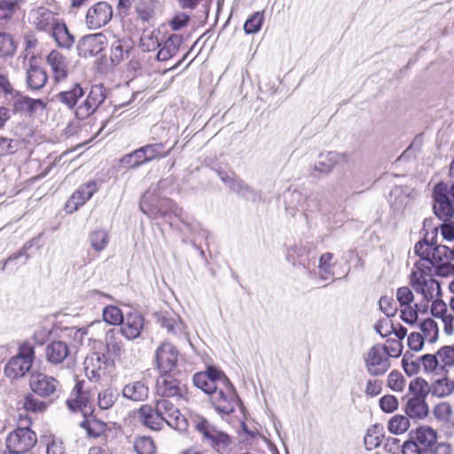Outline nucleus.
<instances>
[{
  "mask_svg": "<svg viewBox=\"0 0 454 454\" xmlns=\"http://www.w3.org/2000/svg\"><path fill=\"white\" fill-rule=\"evenodd\" d=\"M437 229L429 240L427 235L417 242L414 247L415 254L419 260L415 263V268L425 269L424 270L432 273L434 269V275L441 278L454 276V264L450 262V250L448 247L438 245Z\"/></svg>",
  "mask_w": 454,
  "mask_h": 454,
  "instance_id": "nucleus-1",
  "label": "nucleus"
},
{
  "mask_svg": "<svg viewBox=\"0 0 454 454\" xmlns=\"http://www.w3.org/2000/svg\"><path fill=\"white\" fill-rule=\"evenodd\" d=\"M4 102L11 107L13 115L25 118L43 114L47 107V104L43 99L32 98L14 89L4 96Z\"/></svg>",
  "mask_w": 454,
  "mask_h": 454,
  "instance_id": "nucleus-2",
  "label": "nucleus"
},
{
  "mask_svg": "<svg viewBox=\"0 0 454 454\" xmlns=\"http://www.w3.org/2000/svg\"><path fill=\"white\" fill-rule=\"evenodd\" d=\"M25 420V427H19L10 432L5 439V449L9 454H27L37 442L35 433L30 429L31 418L26 416Z\"/></svg>",
  "mask_w": 454,
  "mask_h": 454,
  "instance_id": "nucleus-3",
  "label": "nucleus"
},
{
  "mask_svg": "<svg viewBox=\"0 0 454 454\" xmlns=\"http://www.w3.org/2000/svg\"><path fill=\"white\" fill-rule=\"evenodd\" d=\"M156 394L162 399L187 400L189 390L187 384L178 379L176 373L160 372L156 380Z\"/></svg>",
  "mask_w": 454,
  "mask_h": 454,
  "instance_id": "nucleus-4",
  "label": "nucleus"
},
{
  "mask_svg": "<svg viewBox=\"0 0 454 454\" xmlns=\"http://www.w3.org/2000/svg\"><path fill=\"white\" fill-rule=\"evenodd\" d=\"M85 370L90 379L112 381L116 377L115 361L106 354L94 353L85 361Z\"/></svg>",
  "mask_w": 454,
  "mask_h": 454,
  "instance_id": "nucleus-5",
  "label": "nucleus"
},
{
  "mask_svg": "<svg viewBox=\"0 0 454 454\" xmlns=\"http://www.w3.org/2000/svg\"><path fill=\"white\" fill-rule=\"evenodd\" d=\"M35 348L27 342L21 344L16 356H12L4 366V374L10 379L24 376L32 367Z\"/></svg>",
  "mask_w": 454,
  "mask_h": 454,
  "instance_id": "nucleus-6",
  "label": "nucleus"
},
{
  "mask_svg": "<svg viewBox=\"0 0 454 454\" xmlns=\"http://www.w3.org/2000/svg\"><path fill=\"white\" fill-rule=\"evenodd\" d=\"M424 270L415 268L411 273L410 284L425 300L433 302L435 299H441V286L437 280L431 278L430 272Z\"/></svg>",
  "mask_w": 454,
  "mask_h": 454,
  "instance_id": "nucleus-7",
  "label": "nucleus"
},
{
  "mask_svg": "<svg viewBox=\"0 0 454 454\" xmlns=\"http://www.w3.org/2000/svg\"><path fill=\"white\" fill-rule=\"evenodd\" d=\"M433 198L435 215L443 221H449L454 214V184L450 186L444 182L436 184Z\"/></svg>",
  "mask_w": 454,
  "mask_h": 454,
  "instance_id": "nucleus-8",
  "label": "nucleus"
},
{
  "mask_svg": "<svg viewBox=\"0 0 454 454\" xmlns=\"http://www.w3.org/2000/svg\"><path fill=\"white\" fill-rule=\"evenodd\" d=\"M194 427L202 440L217 452L226 451L231 443V438L228 434L217 429L204 418H198Z\"/></svg>",
  "mask_w": 454,
  "mask_h": 454,
  "instance_id": "nucleus-9",
  "label": "nucleus"
},
{
  "mask_svg": "<svg viewBox=\"0 0 454 454\" xmlns=\"http://www.w3.org/2000/svg\"><path fill=\"white\" fill-rule=\"evenodd\" d=\"M420 364L427 373L447 371L454 366V343L440 348L435 354H426L420 357Z\"/></svg>",
  "mask_w": 454,
  "mask_h": 454,
  "instance_id": "nucleus-10",
  "label": "nucleus"
},
{
  "mask_svg": "<svg viewBox=\"0 0 454 454\" xmlns=\"http://www.w3.org/2000/svg\"><path fill=\"white\" fill-rule=\"evenodd\" d=\"M210 403L220 414H231L238 404V395L230 380L220 383L219 387L209 395Z\"/></svg>",
  "mask_w": 454,
  "mask_h": 454,
  "instance_id": "nucleus-11",
  "label": "nucleus"
},
{
  "mask_svg": "<svg viewBox=\"0 0 454 454\" xmlns=\"http://www.w3.org/2000/svg\"><path fill=\"white\" fill-rule=\"evenodd\" d=\"M106 98V89L102 84H94L90 88L85 98L76 106L74 116L78 120L90 117Z\"/></svg>",
  "mask_w": 454,
  "mask_h": 454,
  "instance_id": "nucleus-12",
  "label": "nucleus"
},
{
  "mask_svg": "<svg viewBox=\"0 0 454 454\" xmlns=\"http://www.w3.org/2000/svg\"><path fill=\"white\" fill-rule=\"evenodd\" d=\"M368 373L372 376L384 375L390 368L391 363L382 344H375L364 356Z\"/></svg>",
  "mask_w": 454,
  "mask_h": 454,
  "instance_id": "nucleus-13",
  "label": "nucleus"
},
{
  "mask_svg": "<svg viewBox=\"0 0 454 454\" xmlns=\"http://www.w3.org/2000/svg\"><path fill=\"white\" fill-rule=\"evenodd\" d=\"M67 404L72 411H81L82 414L93 412L91 394L84 380H78L75 383Z\"/></svg>",
  "mask_w": 454,
  "mask_h": 454,
  "instance_id": "nucleus-14",
  "label": "nucleus"
},
{
  "mask_svg": "<svg viewBox=\"0 0 454 454\" xmlns=\"http://www.w3.org/2000/svg\"><path fill=\"white\" fill-rule=\"evenodd\" d=\"M158 411L163 418V425L177 430L184 431L188 427V421L179 409L168 399L157 400Z\"/></svg>",
  "mask_w": 454,
  "mask_h": 454,
  "instance_id": "nucleus-15",
  "label": "nucleus"
},
{
  "mask_svg": "<svg viewBox=\"0 0 454 454\" xmlns=\"http://www.w3.org/2000/svg\"><path fill=\"white\" fill-rule=\"evenodd\" d=\"M430 313L433 317L441 319L446 335L454 333V295L450 298L448 304L442 299L433 301Z\"/></svg>",
  "mask_w": 454,
  "mask_h": 454,
  "instance_id": "nucleus-16",
  "label": "nucleus"
},
{
  "mask_svg": "<svg viewBox=\"0 0 454 454\" xmlns=\"http://www.w3.org/2000/svg\"><path fill=\"white\" fill-rule=\"evenodd\" d=\"M227 376L221 371L213 366H208L205 372H200L193 375L194 385L208 394L216 390L220 383L227 382Z\"/></svg>",
  "mask_w": 454,
  "mask_h": 454,
  "instance_id": "nucleus-17",
  "label": "nucleus"
},
{
  "mask_svg": "<svg viewBox=\"0 0 454 454\" xmlns=\"http://www.w3.org/2000/svg\"><path fill=\"white\" fill-rule=\"evenodd\" d=\"M179 351L169 342L161 343L155 352V362L159 372H173L178 364Z\"/></svg>",
  "mask_w": 454,
  "mask_h": 454,
  "instance_id": "nucleus-18",
  "label": "nucleus"
},
{
  "mask_svg": "<svg viewBox=\"0 0 454 454\" xmlns=\"http://www.w3.org/2000/svg\"><path fill=\"white\" fill-rule=\"evenodd\" d=\"M46 63L50 67L55 82H65L71 72V60L58 50H52L46 56Z\"/></svg>",
  "mask_w": 454,
  "mask_h": 454,
  "instance_id": "nucleus-19",
  "label": "nucleus"
},
{
  "mask_svg": "<svg viewBox=\"0 0 454 454\" xmlns=\"http://www.w3.org/2000/svg\"><path fill=\"white\" fill-rule=\"evenodd\" d=\"M113 18V8L107 2H98L87 11L85 22L90 29L106 26Z\"/></svg>",
  "mask_w": 454,
  "mask_h": 454,
  "instance_id": "nucleus-20",
  "label": "nucleus"
},
{
  "mask_svg": "<svg viewBox=\"0 0 454 454\" xmlns=\"http://www.w3.org/2000/svg\"><path fill=\"white\" fill-rule=\"evenodd\" d=\"M106 351L107 356L117 361L124 369L130 367L132 363L127 359L124 343L114 329L106 333Z\"/></svg>",
  "mask_w": 454,
  "mask_h": 454,
  "instance_id": "nucleus-21",
  "label": "nucleus"
},
{
  "mask_svg": "<svg viewBox=\"0 0 454 454\" xmlns=\"http://www.w3.org/2000/svg\"><path fill=\"white\" fill-rule=\"evenodd\" d=\"M29 385L34 394L41 397H52L57 392L59 381L46 374L35 373L30 377Z\"/></svg>",
  "mask_w": 454,
  "mask_h": 454,
  "instance_id": "nucleus-22",
  "label": "nucleus"
},
{
  "mask_svg": "<svg viewBox=\"0 0 454 454\" xmlns=\"http://www.w3.org/2000/svg\"><path fill=\"white\" fill-rule=\"evenodd\" d=\"M106 44V37L102 34L90 35L78 43V53L83 58L96 56L105 50Z\"/></svg>",
  "mask_w": 454,
  "mask_h": 454,
  "instance_id": "nucleus-23",
  "label": "nucleus"
},
{
  "mask_svg": "<svg viewBox=\"0 0 454 454\" xmlns=\"http://www.w3.org/2000/svg\"><path fill=\"white\" fill-rule=\"evenodd\" d=\"M139 421L147 428L154 431L163 429V418L158 411L157 402L154 407L150 404H143L137 410Z\"/></svg>",
  "mask_w": 454,
  "mask_h": 454,
  "instance_id": "nucleus-24",
  "label": "nucleus"
},
{
  "mask_svg": "<svg viewBox=\"0 0 454 454\" xmlns=\"http://www.w3.org/2000/svg\"><path fill=\"white\" fill-rule=\"evenodd\" d=\"M98 191V184L94 180L81 185L68 199L67 208L70 212L77 210L83 206Z\"/></svg>",
  "mask_w": 454,
  "mask_h": 454,
  "instance_id": "nucleus-25",
  "label": "nucleus"
},
{
  "mask_svg": "<svg viewBox=\"0 0 454 454\" xmlns=\"http://www.w3.org/2000/svg\"><path fill=\"white\" fill-rule=\"evenodd\" d=\"M143 328V316L138 312H129L124 316L120 331L127 340H132L140 336Z\"/></svg>",
  "mask_w": 454,
  "mask_h": 454,
  "instance_id": "nucleus-26",
  "label": "nucleus"
},
{
  "mask_svg": "<svg viewBox=\"0 0 454 454\" xmlns=\"http://www.w3.org/2000/svg\"><path fill=\"white\" fill-rule=\"evenodd\" d=\"M136 20L145 27L153 26L156 20L155 0H139L135 6Z\"/></svg>",
  "mask_w": 454,
  "mask_h": 454,
  "instance_id": "nucleus-27",
  "label": "nucleus"
},
{
  "mask_svg": "<svg viewBox=\"0 0 454 454\" xmlns=\"http://www.w3.org/2000/svg\"><path fill=\"white\" fill-rule=\"evenodd\" d=\"M411 439H413L422 450H427L432 448L437 441L436 431L429 426H421L410 433Z\"/></svg>",
  "mask_w": 454,
  "mask_h": 454,
  "instance_id": "nucleus-28",
  "label": "nucleus"
},
{
  "mask_svg": "<svg viewBox=\"0 0 454 454\" xmlns=\"http://www.w3.org/2000/svg\"><path fill=\"white\" fill-rule=\"evenodd\" d=\"M68 345L61 340H53L45 348V356L51 364H62L69 355Z\"/></svg>",
  "mask_w": 454,
  "mask_h": 454,
  "instance_id": "nucleus-29",
  "label": "nucleus"
},
{
  "mask_svg": "<svg viewBox=\"0 0 454 454\" xmlns=\"http://www.w3.org/2000/svg\"><path fill=\"white\" fill-rule=\"evenodd\" d=\"M184 38L181 35L172 34L164 42L157 53L159 61H167L173 58L179 51Z\"/></svg>",
  "mask_w": 454,
  "mask_h": 454,
  "instance_id": "nucleus-30",
  "label": "nucleus"
},
{
  "mask_svg": "<svg viewBox=\"0 0 454 454\" xmlns=\"http://www.w3.org/2000/svg\"><path fill=\"white\" fill-rule=\"evenodd\" d=\"M85 95V92L80 83H74L67 90L60 91L57 94V99L68 109L75 110L79 105V100Z\"/></svg>",
  "mask_w": 454,
  "mask_h": 454,
  "instance_id": "nucleus-31",
  "label": "nucleus"
},
{
  "mask_svg": "<svg viewBox=\"0 0 454 454\" xmlns=\"http://www.w3.org/2000/svg\"><path fill=\"white\" fill-rule=\"evenodd\" d=\"M132 49V43L129 39L121 38L115 40L110 48L109 59L113 65H119L129 57Z\"/></svg>",
  "mask_w": 454,
  "mask_h": 454,
  "instance_id": "nucleus-32",
  "label": "nucleus"
},
{
  "mask_svg": "<svg viewBox=\"0 0 454 454\" xmlns=\"http://www.w3.org/2000/svg\"><path fill=\"white\" fill-rule=\"evenodd\" d=\"M428 404L426 399L413 396L408 398L404 407V412L409 418L422 419L428 415Z\"/></svg>",
  "mask_w": 454,
  "mask_h": 454,
  "instance_id": "nucleus-33",
  "label": "nucleus"
},
{
  "mask_svg": "<svg viewBox=\"0 0 454 454\" xmlns=\"http://www.w3.org/2000/svg\"><path fill=\"white\" fill-rule=\"evenodd\" d=\"M84 419L80 423V427L83 428L88 436L92 438H98L101 436L106 431V423L97 419L92 413L83 414Z\"/></svg>",
  "mask_w": 454,
  "mask_h": 454,
  "instance_id": "nucleus-34",
  "label": "nucleus"
},
{
  "mask_svg": "<svg viewBox=\"0 0 454 454\" xmlns=\"http://www.w3.org/2000/svg\"><path fill=\"white\" fill-rule=\"evenodd\" d=\"M56 14L47 9L38 10L34 18V25L39 31H51L58 23Z\"/></svg>",
  "mask_w": 454,
  "mask_h": 454,
  "instance_id": "nucleus-35",
  "label": "nucleus"
},
{
  "mask_svg": "<svg viewBox=\"0 0 454 454\" xmlns=\"http://www.w3.org/2000/svg\"><path fill=\"white\" fill-rule=\"evenodd\" d=\"M122 395L127 399L141 402L148 397L149 388L142 381H134L124 386Z\"/></svg>",
  "mask_w": 454,
  "mask_h": 454,
  "instance_id": "nucleus-36",
  "label": "nucleus"
},
{
  "mask_svg": "<svg viewBox=\"0 0 454 454\" xmlns=\"http://www.w3.org/2000/svg\"><path fill=\"white\" fill-rule=\"evenodd\" d=\"M51 33L58 46L66 49H69L73 46L74 37L71 35L64 22H58L51 30Z\"/></svg>",
  "mask_w": 454,
  "mask_h": 454,
  "instance_id": "nucleus-37",
  "label": "nucleus"
},
{
  "mask_svg": "<svg viewBox=\"0 0 454 454\" xmlns=\"http://www.w3.org/2000/svg\"><path fill=\"white\" fill-rule=\"evenodd\" d=\"M48 75L46 71L37 66H31L27 72V83L32 90H40L47 82Z\"/></svg>",
  "mask_w": 454,
  "mask_h": 454,
  "instance_id": "nucleus-38",
  "label": "nucleus"
},
{
  "mask_svg": "<svg viewBox=\"0 0 454 454\" xmlns=\"http://www.w3.org/2000/svg\"><path fill=\"white\" fill-rule=\"evenodd\" d=\"M384 438L383 427L380 425H372L370 427L364 438V443L368 450H372L381 444Z\"/></svg>",
  "mask_w": 454,
  "mask_h": 454,
  "instance_id": "nucleus-39",
  "label": "nucleus"
},
{
  "mask_svg": "<svg viewBox=\"0 0 454 454\" xmlns=\"http://www.w3.org/2000/svg\"><path fill=\"white\" fill-rule=\"evenodd\" d=\"M147 162L153 161L154 160H160L166 158L171 152V148H167L165 143H153L148 144L142 146Z\"/></svg>",
  "mask_w": 454,
  "mask_h": 454,
  "instance_id": "nucleus-40",
  "label": "nucleus"
},
{
  "mask_svg": "<svg viewBox=\"0 0 454 454\" xmlns=\"http://www.w3.org/2000/svg\"><path fill=\"white\" fill-rule=\"evenodd\" d=\"M430 392L434 396L446 397L454 393V379L445 376L435 380L430 387Z\"/></svg>",
  "mask_w": 454,
  "mask_h": 454,
  "instance_id": "nucleus-41",
  "label": "nucleus"
},
{
  "mask_svg": "<svg viewBox=\"0 0 454 454\" xmlns=\"http://www.w3.org/2000/svg\"><path fill=\"white\" fill-rule=\"evenodd\" d=\"M419 329L421 335L428 343H434L439 338V326L436 321L432 317L424 319L420 325Z\"/></svg>",
  "mask_w": 454,
  "mask_h": 454,
  "instance_id": "nucleus-42",
  "label": "nucleus"
},
{
  "mask_svg": "<svg viewBox=\"0 0 454 454\" xmlns=\"http://www.w3.org/2000/svg\"><path fill=\"white\" fill-rule=\"evenodd\" d=\"M145 163H147V160L142 146L130 153L125 154L120 160V164L128 168H135Z\"/></svg>",
  "mask_w": 454,
  "mask_h": 454,
  "instance_id": "nucleus-43",
  "label": "nucleus"
},
{
  "mask_svg": "<svg viewBox=\"0 0 454 454\" xmlns=\"http://www.w3.org/2000/svg\"><path fill=\"white\" fill-rule=\"evenodd\" d=\"M24 0H0V25L12 19Z\"/></svg>",
  "mask_w": 454,
  "mask_h": 454,
  "instance_id": "nucleus-44",
  "label": "nucleus"
},
{
  "mask_svg": "<svg viewBox=\"0 0 454 454\" xmlns=\"http://www.w3.org/2000/svg\"><path fill=\"white\" fill-rule=\"evenodd\" d=\"M17 50L13 36L6 32H0V59L12 57Z\"/></svg>",
  "mask_w": 454,
  "mask_h": 454,
  "instance_id": "nucleus-45",
  "label": "nucleus"
},
{
  "mask_svg": "<svg viewBox=\"0 0 454 454\" xmlns=\"http://www.w3.org/2000/svg\"><path fill=\"white\" fill-rule=\"evenodd\" d=\"M119 397L117 389L108 387L101 390L98 395V406L101 410L112 408Z\"/></svg>",
  "mask_w": 454,
  "mask_h": 454,
  "instance_id": "nucleus-46",
  "label": "nucleus"
},
{
  "mask_svg": "<svg viewBox=\"0 0 454 454\" xmlns=\"http://www.w3.org/2000/svg\"><path fill=\"white\" fill-rule=\"evenodd\" d=\"M430 389L428 382L420 377L412 380L409 384V393L411 394L413 397L426 399L430 393Z\"/></svg>",
  "mask_w": 454,
  "mask_h": 454,
  "instance_id": "nucleus-47",
  "label": "nucleus"
},
{
  "mask_svg": "<svg viewBox=\"0 0 454 454\" xmlns=\"http://www.w3.org/2000/svg\"><path fill=\"white\" fill-rule=\"evenodd\" d=\"M264 22V12H255L244 23V31L246 34H255L259 32Z\"/></svg>",
  "mask_w": 454,
  "mask_h": 454,
  "instance_id": "nucleus-48",
  "label": "nucleus"
},
{
  "mask_svg": "<svg viewBox=\"0 0 454 454\" xmlns=\"http://www.w3.org/2000/svg\"><path fill=\"white\" fill-rule=\"evenodd\" d=\"M410 427L409 418L403 415H395L391 418L387 424V428L390 433L395 434H403Z\"/></svg>",
  "mask_w": 454,
  "mask_h": 454,
  "instance_id": "nucleus-49",
  "label": "nucleus"
},
{
  "mask_svg": "<svg viewBox=\"0 0 454 454\" xmlns=\"http://www.w3.org/2000/svg\"><path fill=\"white\" fill-rule=\"evenodd\" d=\"M134 449L137 454H156L157 447L149 436H141L135 440Z\"/></svg>",
  "mask_w": 454,
  "mask_h": 454,
  "instance_id": "nucleus-50",
  "label": "nucleus"
},
{
  "mask_svg": "<svg viewBox=\"0 0 454 454\" xmlns=\"http://www.w3.org/2000/svg\"><path fill=\"white\" fill-rule=\"evenodd\" d=\"M22 407L29 412L39 413L47 409V403L36 398L33 394H27L24 396Z\"/></svg>",
  "mask_w": 454,
  "mask_h": 454,
  "instance_id": "nucleus-51",
  "label": "nucleus"
},
{
  "mask_svg": "<svg viewBox=\"0 0 454 454\" xmlns=\"http://www.w3.org/2000/svg\"><path fill=\"white\" fill-rule=\"evenodd\" d=\"M122 311L114 305H108L103 310V319L112 325H119L123 321Z\"/></svg>",
  "mask_w": 454,
  "mask_h": 454,
  "instance_id": "nucleus-52",
  "label": "nucleus"
},
{
  "mask_svg": "<svg viewBox=\"0 0 454 454\" xmlns=\"http://www.w3.org/2000/svg\"><path fill=\"white\" fill-rule=\"evenodd\" d=\"M91 247L97 251L100 252L106 248L108 244V233L105 230H96L90 235Z\"/></svg>",
  "mask_w": 454,
  "mask_h": 454,
  "instance_id": "nucleus-53",
  "label": "nucleus"
},
{
  "mask_svg": "<svg viewBox=\"0 0 454 454\" xmlns=\"http://www.w3.org/2000/svg\"><path fill=\"white\" fill-rule=\"evenodd\" d=\"M433 413L438 420L449 422L452 418L453 409L449 402H441L434 407Z\"/></svg>",
  "mask_w": 454,
  "mask_h": 454,
  "instance_id": "nucleus-54",
  "label": "nucleus"
},
{
  "mask_svg": "<svg viewBox=\"0 0 454 454\" xmlns=\"http://www.w3.org/2000/svg\"><path fill=\"white\" fill-rule=\"evenodd\" d=\"M406 380L397 370L392 371L387 376V387L395 392H402L405 387Z\"/></svg>",
  "mask_w": 454,
  "mask_h": 454,
  "instance_id": "nucleus-55",
  "label": "nucleus"
},
{
  "mask_svg": "<svg viewBox=\"0 0 454 454\" xmlns=\"http://www.w3.org/2000/svg\"><path fill=\"white\" fill-rule=\"evenodd\" d=\"M401 308V318L407 324L412 325L418 320V304L404 305Z\"/></svg>",
  "mask_w": 454,
  "mask_h": 454,
  "instance_id": "nucleus-56",
  "label": "nucleus"
},
{
  "mask_svg": "<svg viewBox=\"0 0 454 454\" xmlns=\"http://www.w3.org/2000/svg\"><path fill=\"white\" fill-rule=\"evenodd\" d=\"M380 310L388 317H394L397 312V305L392 297L382 296L379 301Z\"/></svg>",
  "mask_w": 454,
  "mask_h": 454,
  "instance_id": "nucleus-57",
  "label": "nucleus"
},
{
  "mask_svg": "<svg viewBox=\"0 0 454 454\" xmlns=\"http://www.w3.org/2000/svg\"><path fill=\"white\" fill-rule=\"evenodd\" d=\"M191 21V17L185 12H178L169 20L168 26L173 31H178L185 27Z\"/></svg>",
  "mask_w": 454,
  "mask_h": 454,
  "instance_id": "nucleus-58",
  "label": "nucleus"
},
{
  "mask_svg": "<svg viewBox=\"0 0 454 454\" xmlns=\"http://www.w3.org/2000/svg\"><path fill=\"white\" fill-rule=\"evenodd\" d=\"M385 352L390 357H399L403 352V344L399 340L389 339L387 340V343L383 345Z\"/></svg>",
  "mask_w": 454,
  "mask_h": 454,
  "instance_id": "nucleus-59",
  "label": "nucleus"
},
{
  "mask_svg": "<svg viewBox=\"0 0 454 454\" xmlns=\"http://www.w3.org/2000/svg\"><path fill=\"white\" fill-rule=\"evenodd\" d=\"M396 299L399 302L400 307L404 305L414 304V294L408 286H402L396 290Z\"/></svg>",
  "mask_w": 454,
  "mask_h": 454,
  "instance_id": "nucleus-60",
  "label": "nucleus"
},
{
  "mask_svg": "<svg viewBox=\"0 0 454 454\" xmlns=\"http://www.w3.org/2000/svg\"><path fill=\"white\" fill-rule=\"evenodd\" d=\"M398 400L395 395H385L380 399V409L387 413L394 412L398 409Z\"/></svg>",
  "mask_w": 454,
  "mask_h": 454,
  "instance_id": "nucleus-61",
  "label": "nucleus"
},
{
  "mask_svg": "<svg viewBox=\"0 0 454 454\" xmlns=\"http://www.w3.org/2000/svg\"><path fill=\"white\" fill-rule=\"evenodd\" d=\"M51 333V325H39L35 331L33 338L37 344L43 345L49 340Z\"/></svg>",
  "mask_w": 454,
  "mask_h": 454,
  "instance_id": "nucleus-62",
  "label": "nucleus"
},
{
  "mask_svg": "<svg viewBox=\"0 0 454 454\" xmlns=\"http://www.w3.org/2000/svg\"><path fill=\"white\" fill-rule=\"evenodd\" d=\"M374 329L381 337H387L393 333L394 324L387 318L380 319L375 324Z\"/></svg>",
  "mask_w": 454,
  "mask_h": 454,
  "instance_id": "nucleus-63",
  "label": "nucleus"
},
{
  "mask_svg": "<svg viewBox=\"0 0 454 454\" xmlns=\"http://www.w3.org/2000/svg\"><path fill=\"white\" fill-rule=\"evenodd\" d=\"M46 440V454H67L62 442L56 440L54 437H48Z\"/></svg>",
  "mask_w": 454,
  "mask_h": 454,
  "instance_id": "nucleus-64",
  "label": "nucleus"
}]
</instances>
